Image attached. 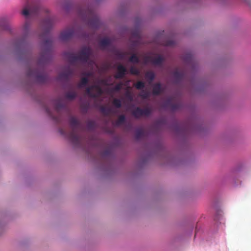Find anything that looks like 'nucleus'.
<instances>
[{
  "instance_id": "nucleus-1",
  "label": "nucleus",
  "mask_w": 251,
  "mask_h": 251,
  "mask_svg": "<svg viewBox=\"0 0 251 251\" xmlns=\"http://www.w3.org/2000/svg\"><path fill=\"white\" fill-rule=\"evenodd\" d=\"M75 9L77 16L90 29L89 31L80 29L81 37L88 45L82 46L77 53L72 51L64 53L67 63L58 70L56 81L63 87L67 85V88L63 95L54 99L45 106L48 114L55 121H60L64 114L69 115L66 101L75 99L77 97V91L80 90L85 95L98 101H101L107 93L112 105L109 104L101 105L100 109L105 116H116L115 121H127L125 115L120 114L119 109L122 104L124 111L131 112L136 118L149 116L151 109L149 106L142 109L136 106L139 102L134 101L130 86L124 84L122 82L113 86L104 78L96 75V73L101 75L112 69L116 72L114 76L116 79L124 78L128 73L139 76L140 71L135 65L140 62L144 66L150 63L163 68L165 58L161 54L163 51L161 49L154 48L151 54H144L141 59L138 56L137 49L144 44L139 31L141 19L136 18L134 28L128 31L129 34L128 50L116 53L119 60L133 64L127 65L126 68L120 62L112 64L106 62L100 66L93 59V51L90 45L97 44L101 50H106L110 47L111 41L108 38H101L96 35V31L103 25V23L99 15L91 7L89 0H80Z\"/></svg>"
},
{
  "instance_id": "nucleus-2",
  "label": "nucleus",
  "mask_w": 251,
  "mask_h": 251,
  "mask_svg": "<svg viewBox=\"0 0 251 251\" xmlns=\"http://www.w3.org/2000/svg\"><path fill=\"white\" fill-rule=\"evenodd\" d=\"M40 11L43 16L38 24L35 33L40 41L41 51L37 56L26 61L25 77L20 82L21 85L28 91L35 83L44 84L48 80V75L44 70L52 59L51 49L52 41L48 35L56 22V17L51 13L49 8L43 7L40 9V6L36 4L25 7L21 12L25 17V21L21 26L22 35L12 43L14 53L21 59L23 49L27 44V39L33 33V20Z\"/></svg>"
},
{
  "instance_id": "nucleus-3",
  "label": "nucleus",
  "mask_w": 251,
  "mask_h": 251,
  "mask_svg": "<svg viewBox=\"0 0 251 251\" xmlns=\"http://www.w3.org/2000/svg\"><path fill=\"white\" fill-rule=\"evenodd\" d=\"M180 58L186 66L176 68L171 71L172 81L176 89L172 96L165 97L162 103L163 108L173 112L179 110L182 107L181 97L183 90L191 95H194L202 92L207 86V82L203 79L189 75L188 70L194 72L197 69V64L191 52L185 51Z\"/></svg>"
},
{
  "instance_id": "nucleus-4",
  "label": "nucleus",
  "mask_w": 251,
  "mask_h": 251,
  "mask_svg": "<svg viewBox=\"0 0 251 251\" xmlns=\"http://www.w3.org/2000/svg\"><path fill=\"white\" fill-rule=\"evenodd\" d=\"M69 116L70 128L66 133L75 146L84 148L88 139L83 133V127L75 117L70 115Z\"/></svg>"
},
{
  "instance_id": "nucleus-5",
  "label": "nucleus",
  "mask_w": 251,
  "mask_h": 251,
  "mask_svg": "<svg viewBox=\"0 0 251 251\" xmlns=\"http://www.w3.org/2000/svg\"><path fill=\"white\" fill-rule=\"evenodd\" d=\"M77 23L76 21L66 26L59 32L58 39L63 43L69 42L74 37L77 31Z\"/></svg>"
},
{
  "instance_id": "nucleus-6",
  "label": "nucleus",
  "mask_w": 251,
  "mask_h": 251,
  "mask_svg": "<svg viewBox=\"0 0 251 251\" xmlns=\"http://www.w3.org/2000/svg\"><path fill=\"white\" fill-rule=\"evenodd\" d=\"M145 78L148 81L150 86L152 88V93L154 96L161 94L164 92V88L162 87L160 83H152V81L155 77V74L152 71H146L145 73Z\"/></svg>"
},
{
  "instance_id": "nucleus-7",
  "label": "nucleus",
  "mask_w": 251,
  "mask_h": 251,
  "mask_svg": "<svg viewBox=\"0 0 251 251\" xmlns=\"http://www.w3.org/2000/svg\"><path fill=\"white\" fill-rule=\"evenodd\" d=\"M101 158L102 161H103V163L104 164V169L105 171H109V168L111 167V164L110 161L114 157V154L113 152V151L110 148L106 149L101 153Z\"/></svg>"
},
{
  "instance_id": "nucleus-8",
  "label": "nucleus",
  "mask_w": 251,
  "mask_h": 251,
  "mask_svg": "<svg viewBox=\"0 0 251 251\" xmlns=\"http://www.w3.org/2000/svg\"><path fill=\"white\" fill-rule=\"evenodd\" d=\"M135 87L139 90H141L139 94V97L143 100H148L150 98L151 94V92L150 89H145V83L141 80H139L136 82L133 83Z\"/></svg>"
},
{
  "instance_id": "nucleus-9",
  "label": "nucleus",
  "mask_w": 251,
  "mask_h": 251,
  "mask_svg": "<svg viewBox=\"0 0 251 251\" xmlns=\"http://www.w3.org/2000/svg\"><path fill=\"white\" fill-rule=\"evenodd\" d=\"M171 128L176 134L180 136L184 135L188 130L187 126H183L176 121L174 122Z\"/></svg>"
},
{
  "instance_id": "nucleus-10",
  "label": "nucleus",
  "mask_w": 251,
  "mask_h": 251,
  "mask_svg": "<svg viewBox=\"0 0 251 251\" xmlns=\"http://www.w3.org/2000/svg\"><path fill=\"white\" fill-rule=\"evenodd\" d=\"M18 245L20 249L30 250L33 247V243L30 238H25L20 241Z\"/></svg>"
},
{
  "instance_id": "nucleus-11",
  "label": "nucleus",
  "mask_w": 251,
  "mask_h": 251,
  "mask_svg": "<svg viewBox=\"0 0 251 251\" xmlns=\"http://www.w3.org/2000/svg\"><path fill=\"white\" fill-rule=\"evenodd\" d=\"M166 126H167V124L166 120L164 119H161L154 123L152 127V130L153 132H157Z\"/></svg>"
},
{
  "instance_id": "nucleus-12",
  "label": "nucleus",
  "mask_w": 251,
  "mask_h": 251,
  "mask_svg": "<svg viewBox=\"0 0 251 251\" xmlns=\"http://www.w3.org/2000/svg\"><path fill=\"white\" fill-rule=\"evenodd\" d=\"M147 134V133L144 129L142 128H139L137 129L135 131V138L137 140H141L146 137Z\"/></svg>"
},
{
  "instance_id": "nucleus-13",
  "label": "nucleus",
  "mask_w": 251,
  "mask_h": 251,
  "mask_svg": "<svg viewBox=\"0 0 251 251\" xmlns=\"http://www.w3.org/2000/svg\"><path fill=\"white\" fill-rule=\"evenodd\" d=\"M155 44L158 46L174 47L176 45V42L173 39H169L165 42L156 40L155 41Z\"/></svg>"
},
{
  "instance_id": "nucleus-14",
  "label": "nucleus",
  "mask_w": 251,
  "mask_h": 251,
  "mask_svg": "<svg viewBox=\"0 0 251 251\" xmlns=\"http://www.w3.org/2000/svg\"><path fill=\"white\" fill-rule=\"evenodd\" d=\"M62 8L66 14H68L72 10V6L69 3L65 2L62 5Z\"/></svg>"
},
{
  "instance_id": "nucleus-15",
  "label": "nucleus",
  "mask_w": 251,
  "mask_h": 251,
  "mask_svg": "<svg viewBox=\"0 0 251 251\" xmlns=\"http://www.w3.org/2000/svg\"><path fill=\"white\" fill-rule=\"evenodd\" d=\"M97 125L93 121H88L86 123V128L89 130H93L96 128Z\"/></svg>"
},
{
  "instance_id": "nucleus-16",
  "label": "nucleus",
  "mask_w": 251,
  "mask_h": 251,
  "mask_svg": "<svg viewBox=\"0 0 251 251\" xmlns=\"http://www.w3.org/2000/svg\"><path fill=\"white\" fill-rule=\"evenodd\" d=\"M163 157L168 163H171L173 159V156L171 154L166 152L164 153Z\"/></svg>"
},
{
  "instance_id": "nucleus-17",
  "label": "nucleus",
  "mask_w": 251,
  "mask_h": 251,
  "mask_svg": "<svg viewBox=\"0 0 251 251\" xmlns=\"http://www.w3.org/2000/svg\"><path fill=\"white\" fill-rule=\"evenodd\" d=\"M221 217V214L220 212H217L214 217V221L217 222L219 219H220V217Z\"/></svg>"
},
{
  "instance_id": "nucleus-18",
  "label": "nucleus",
  "mask_w": 251,
  "mask_h": 251,
  "mask_svg": "<svg viewBox=\"0 0 251 251\" xmlns=\"http://www.w3.org/2000/svg\"><path fill=\"white\" fill-rule=\"evenodd\" d=\"M226 100V96H223L219 98V100L222 102H224Z\"/></svg>"
},
{
  "instance_id": "nucleus-19",
  "label": "nucleus",
  "mask_w": 251,
  "mask_h": 251,
  "mask_svg": "<svg viewBox=\"0 0 251 251\" xmlns=\"http://www.w3.org/2000/svg\"><path fill=\"white\" fill-rule=\"evenodd\" d=\"M125 8V7H124V6H122V7H121L119 8V12L120 14H122L124 13V12Z\"/></svg>"
},
{
  "instance_id": "nucleus-20",
  "label": "nucleus",
  "mask_w": 251,
  "mask_h": 251,
  "mask_svg": "<svg viewBox=\"0 0 251 251\" xmlns=\"http://www.w3.org/2000/svg\"><path fill=\"white\" fill-rule=\"evenodd\" d=\"M244 1L251 8V0H244Z\"/></svg>"
},
{
  "instance_id": "nucleus-21",
  "label": "nucleus",
  "mask_w": 251,
  "mask_h": 251,
  "mask_svg": "<svg viewBox=\"0 0 251 251\" xmlns=\"http://www.w3.org/2000/svg\"><path fill=\"white\" fill-rule=\"evenodd\" d=\"M155 148H157V149H161V146H160V144L157 143L155 145Z\"/></svg>"
},
{
  "instance_id": "nucleus-22",
  "label": "nucleus",
  "mask_w": 251,
  "mask_h": 251,
  "mask_svg": "<svg viewBox=\"0 0 251 251\" xmlns=\"http://www.w3.org/2000/svg\"><path fill=\"white\" fill-rule=\"evenodd\" d=\"M3 29H4L5 30H8L9 29V27L7 25H5V26H4Z\"/></svg>"
},
{
  "instance_id": "nucleus-23",
  "label": "nucleus",
  "mask_w": 251,
  "mask_h": 251,
  "mask_svg": "<svg viewBox=\"0 0 251 251\" xmlns=\"http://www.w3.org/2000/svg\"><path fill=\"white\" fill-rule=\"evenodd\" d=\"M234 185L235 186H237V185L236 184V183H235H235H234Z\"/></svg>"
}]
</instances>
